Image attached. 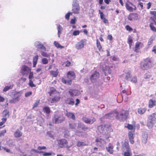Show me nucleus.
Instances as JSON below:
<instances>
[{"mask_svg":"<svg viewBox=\"0 0 156 156\" xmlns=\"http://www.w3.org/2000/svg\"><path fill=\"white\" fill-rule=\"evenodd\" d=\"M153 65V61L151 58H147L144 59L140 63V67L143 70H147L151 68Z\"/></svg>","mask_w":156,"mask_h":156,"instance_id":"f257e3e1","label":"nucleus"},{"mask_svg":"<svg viewBox=\"0 0 156 156\" xmlns=\"http://www.w3.org/2000/svg\"><path fill=\"white\" fill-rule=\"evenodd\" d=\"M66 76L69 80H67L65 78L62 79V82L65 84L71 85L72 83V80H75L76 75L74 72L71 71H69L66 74Z\"/></svg>","mask_w":156,"mask_h":156,"instance_id":"f03ea898","label":"nucleus"},{"mask_svg":"<svg viewBox=\"0 0 156 156\" xmlns=\"http://www.w3.org/2000/svg\"><path fill=\"white\" fill-rule=\"evenodd\" d=\"M65 120L64 116L58 111H55L52 119V122L55 124H59L63 122Z\"/></svg>","mask_w":156,"mask_h":156,"instance_id":"7ed1b4c3","label":"nucleus"},{"mask_svg":"<svg viewBox=\"0 0 156 156\" xmlns=\"http://www.w3.org/2000/svg\"><path fill=\"white\" fill-rule=\"evenodd\" d=\"M129 115V112L127 110H121L116 116V119L120 121L123 122L128 118Z\"/></svg>","mask_w":156,"mask_h":156,"instance_id":"20e7f679","label":"nucleus"},{"mask_svg":"<svg viewBox=\"0 0 156 156\" xmlns=\"http://www.w3.org/2000/svg\"><path fill=\"white\" fill-rule=\"evenodd\" d=\"M57 142L58 146L61 148L69 147L68 141L65 139H60L57 140Z\"/></svg>","mask_w":156,"mask_h":156,"instance_id":"39448f33","label":"nucleus"},{"mask_svg":"<svg viewBox=\"0 0 156 156\" xmlns=\"http://www.w3.org/2000/svg\"><path fill=\"white\" fill-rule=\"evenodd\" d=\"M82 120L85 123L89 124H93L96 121V119L94 117L87 118L86 116L83 117Z\"/></svg>","mask_w":156,"mask_h":156,"instance_id":"423d86ee","label":"nucleus"},{"mask_svg":"<svg viewBox=\"0 0 156 156\" xmlns=\"http://www.w3.org/2000/svg\"><path fill=\"white\" fill-rule=\"evenodd\" d=\"M140 16L136 13H132L129 14L128 17V20L130 21L136 20L139 19Z\"/></svg>","mask_w":156,"mask_h":156,"instance_id":"0eeeda50","label":"nucleus"},{"mask_svg":"<svg viewBox=\"0 0 156 156\" xmlns=\"http://www.w3.org/2000/svg\"><path fill=\"white\" fill-rule=\"evenodd\" d=\"M96 145L98 146L101 147L105 145L106 142L101 138L97 137L95 140Z\"/></svg>","mask_w":156,"mask_h":156,"instance_id":"6e6552de","label":"nucleus"},{"mask_svg":"<svg viewBox=\"0 0 156 156\" xmlns=\"http://www.w3.org/2000/svg\"><path fill=\"white\" fill-rule=\"evenodd\" d=\"M125 6L126 9L130 12H133L134 10H136V9L135 5L130 2L126 3L125 5Z\"/></svg>","mask_w":156,"mask_h":156,"instance_id":"1a4fd4ad","label":"nucleus"},{"mask_svg":"<svg viewBox=\"0 0 156 156\" xmlns=\"http://www.w3.org/2000/svg\"><path fill=\"white\" fill-rule=\"evenodd\" d=\"M80 10V8L79 4L76 2H74L73 4L72 13L75 14H78Z\"/></svg>","mask_w":156,"mask_h":156,"instance_id":"9d476101","label":"nucleus"},{"mask_svg":"<svg viewBox=\"0 0 156 156\" xmlns=\"http://www.w3.org/2000/svg\"><path fill=\"white\" fill-rule=\"evenodd\" d=\"M118 114V112L114 110L109 113L105 114L104 115V117L106 119H112V118L115 117L116 119V116Z\"/></svg>","mask_w":156,"mask_h":156,"instance_id":"9b49d317","label":"nucleus"},{"mask_svg":"<svg viewBox=\"0 0 156 156\" xmlns=\"http://www.w3.org/2000/svg\"><path fill=\"white\" fill-rule=\"evenodd\" d=\"M144 46V44L143 43L137 41L135 44V46L133 48V50L136 53H138L140 51V48H142Z\"/></svg>","mask_w":156,"mask_h":156,"instance_id":"f8f14e48","label":"nucleus"},{"mask_svg":"<svg viewBox=\"0 0 156 156\" xmlns=\"http://www.w3.org/2000/svg\"><path fill=\"white\" fill-rule=\"evenodd\" d=\"M31 71L30 69L25 65L23 66L21 68L20 73L23 75H27Z\"/></svg>","mask_w":156,"mask_h":156,"instance_id":"ddd939ff","label":"nucleus"},{"mask_svg":"<svg viewBox=\"0 0 156 156\" xmlns=\"http://www.w3.org/2000/svg\"><path fill=\"white\" fill-rule=\"evenodd\" d=\"M86 40L85 39H82L78 42L76 45V48L77 49H80L83 48L84 44H85Z\"/></svg>","mask_w":156,"mask_h":156,"instance_id":"4468645a","label":"nucleus"},{"mask_svg":"<svg viewBox=\"0 0 156 156\" xmlns=\"http://www.w3.org/2000/svg\"><path fill=\"white\" fill-rule=\"evenodd\" d=\"M122 149L123 151H131L128 140L124 141V144L122 145Z\"/></svg>","mask_w":156,"mask_h":156,"instance_id":"2eb2a0df","label":"nucleus"},{"mask_svg":"<svg viewBox=\"0 0 156 156\" xmlns=\"http://www.w3.org/2000/svg\"><path fill=\"white\" fill-rule=\"evenodd\" d=\"M134 132L135 131H130L128 133V136L129 140L130 143L132 144H133L134 143Z\"/></svg>","mask_w":156,"mask_h":156,"instance_id":"dca6fc26","label":"nucleus"},{"mask_svg":"<svg viewBox=\"0 0 156 156\" xmlns=\"http://www.w3.org/2000/svg\"><path fill=\"white\" fill-rule=\"evenodd\" d=\"M60 98H61L59 94L58 93H56L53 98H50V101L51 103L57 102L59 101Z\"/></svg>","mask_w":156,"mask_h":156,"instance_id":"f3484780","label":"nucleus"},{"mask_svg":"<svg viewBox=\"0 0 156 156\" xmlns=\"http://www.w3.org/2000/svg\"><path fill=\"white\" fill-rule=\"evenodd\" d=\"M22 127L21 126L20 129H17L14 133V136L16 138H19L22 136L23 135L21 131L22 129Z\"/></svg>","mask_w":156,"mask_h":156,"instance_id":"a211bd4d","label":"nucleus"},{"mask_svg":"<svg viewBox=\"0 0 156 156\" xmlns=\"http://www.w3.org/2000/svg\"><path fill=\"white\" fill-rule=\"evenodd\" d=\"M99 73L98 72L95 71L94 73L91 75L90 77V80L93 82L94 80H96L99 78Z\"/></svg>","mask_w":156,"mask_h":156,"instance_id":"6ab92c4d","label":"nucleus"},{"mask_svg":"<svg viewBox=\"0 0 156 156\" xmlns=\"http://www.w3.org/2000/svg\"><path fill=\"white\" fill-rule=\"evenodd\" d=\"M78 128L81 129L84 131L89 129L88 127L86 126L83 123L80 122L78 124Z\"/></svg>","mask_w":156,"mask_h":156,"instance_id":"aec40b11","label":"nucleus"},{"mask_svg":"<svg viewBox=\"0 0 156 156\" xmlns=\"http://www.w3.org/2000/svg\"><path fill=\"white\" fill-rule=\"evenodd\" d=\"M65 103L66 104L73 105L74 104V101L73 99L71 98H67L66 100Z\"/></svg>","mask_w":156,"mask_h":156,"instance_id":"412c9836","label":"nucleus"},{"mask_svg":"<svg viewBox=\"0 0 156 156\" xmlns=\"http://www.w3.org/2000/svg\"><path fill=\"white\" fill-rule=\"evenodd\" d=\"M99 13L100 14V17L101 20H103V21L105 23L108 24V22L107 19L104 17V14L102 12H101L100 10H99Z\"/></svg>","mask_w":156,"mask_h":156,"instance_id":"4be33fe9","label":"nucleus"},{"mask_svg":"<svg viewBox=\"0 0 156 156\" xmlns=\"http://www.w3.org/2000/svg\"><path fill=\"white\" fill-rule=\"evenodd\" d=\"M106 149L107 151L110 153V154H112L113 153V146L112 144L111 143H109L108 145V147H106Z\"/></svg>","mask_w":156,"mask_h":156,"instance_id":"5701e85b","label":"nucleus"},{"mask_svg":"<svg viewBox=\"0 0 156 156\" xmlns=\"http://www.w3.org/2000/svg\"><path fill=\"white\" fill-rule=\"evenodd\" d=\"M156 101L155 100L150 99L148 101V107L151 108L156 105Z\"/></svg>","mask_w":156,"mask_h":156,"instance_id":"b1692460","label":"nucleus"},{"mask_svg":"<svg viewBox=\"0 0 156 156\" xmlns=\"http://www.w3.org/2000/svg\"><path fill=\"white\" fill-rule=\"evenodd\" d=\"M66 115L68 118L71 119L73 120L75 119V116L74 113L70 112H67Z\"/></svg>","mask_w":156,"mask_h":156,"instance_id":"393cba45","label":"nucleus"},{"mask_svg":"<svg viewBox=\"0 0 156 156\" xmlns=\"http://www.w3.org/2000/svg\"><path fill=\"white\" fill-rule=\"evenodd\" d=\"M144 79L146 81H149L150 79H153V78H152L151 75L149 72L145 74Z\"/></svg>","mask_w":156,"mask_h":156,"instance_id":"a878e982","label":"nucleus"},{"mask_svg":"<svg viewBox=\"0 0 156 156\" xmlns=\"http://www.w3.org/2000/svg\"><path fill=\"white\" fill-rule=\"evenodd\" d=\"M103 71L106 75V74H110L111 73V69L109 66H105V67L103 69Z\"/></svg>","mask_w":156,"mask_h":156,"instance_id":"bb28decb","label":"nucleus"},{"mask_svg":"<svg viewBox=\"0 0 156 156\" xmlns=\"http://www.w3.org/2000/svg\"><path fill=\"white\" fill-rule=\"evenodd\" d=\"M146 110L147 109L146 108H138L137 112L140 114L143 115L146 112Z\"/></svg>","mask_w":156,"mask_h":156,"instance_id":"cd10ccee","label":"nucleus"},{"mask_svg":"<svg viewBox=\"0 0 156 156\" xmlns=\"http://www.w3.org/2000/svg\"><path fill=\"white\" fill-rule=\"evenodd\" d=\"M57 93L55 89L53 87H51L50 89V91L48 92L49 96H51L53 94H55Z\"/></svg>","mask_w":156,"mask_h":156,"instance_id":"c85d7f7f","label":"nucleus"},{"mask_svg":"<svg viewBox=\"0 0 156 156\" xmlns=\"http://www.w3.org/2000/svg\"><path fill=\"white\" fill-rule=\"evenodd\" d=\"M105 127L104 125H101L98 127V130L101 133H103L104 131Z\"/></svg>","mask_w":156,"mask_h":156,"instance_id":"c756f323","label":"nucleus"},{"mask_svg":"<svg viewBox=\"0 0 156 156\" xmlns=\"http://www.w3.org/2000/svg\"><path fill=\"white\" fill-rule=\"evenodd\" d=\"M96 45L99 51H102V48L101 43L99 40L97 39L96 40Z\"/></svg>","mask_w":156,"mask_h":156,"instance_id":"7c9ffc66","label":"nucleus"},{"mask_svg":"<svg viewBox=\"0 0 156 156\" xmlns=\"http://www.w3.org/2000/svg\"><path fill=\"white\" fill-rule=\"evenodd\" d=\"M43 111L44 113L48 114L51 112L50 108L48 106L44 107L43 108Z\"/></svg>","mask_w":156,"mask_h":156,"instance_id":"2f4dec72","label":"nucleus"},{"mask_svg":"<svg viewBox=\"0 0 156 156\" xmlns=\"http://www.w3.org/2000/svg\"><path fill=\"white\" fill-rule=\"evenodd\" d=\"M38 59V56L36 55L35 57H33V67H36V65L37 63V61Z\"/></svg>","mask_w":156,"mask_h":156,"instance_id":"473e14b6","label":"nucleus"},{"mask_svg":"<svg viewBox=\"0 0 156 156\" xmlns=\"http://www.w3.org/2000/svg\"><path fill=\"white\" fill-rule=\"evenodd\" d=\"M133 40L132 37L131 36L129 37L127 39V43L129 45V46L130 48L132 45Z\"/></svg>","mask_w":156,"mask_h":156,"instance_id":"72a5a7b5","label":"nucleus"},{"mask_svg":"<svg viewBox=\"0 0 156 156\" xmlns=\"http://www.w3.org/2000/svg\"><path fill=\"white\" fill-rule=\"evenodd\" d=\"M58 34L59 37H60V35L62 31V26L59 25L58 26Z\"/></svg>","mask_w":156,"mask_h":156,"instance_id":"f704fd0d","label":"nucleus"},{"mask_svg":"<svg viewBox=\"0 0 156 156\" xmlns=\"http://www.w3.org/2000/svg\"><path fill=\"white\" fill-rule=\"evenodd\" d=\"M54 44L55 46L57 48H60V49L64 48L65 47L61 45L57 41H55L54 42Z\"/></svg>","mask_w":156,"mask_h":156,"instance_id":"c9c22d12","label":"nucleus"},{"mask_svg":"<svg viewBox=\"0 0 156 156\" xmlns=\"http://www.w3.org/2000/svg\"><path fill=\"white\" fill-rule=\"evenodd\" d=\"M50 73L53 77H56L58 76V72L57 70L56 71L51 70L50 71Z\"/></svg>","mask_w":156,"mask_h":156,"instance_id":"e433bc0d","label":"nucleus"},{"mask_svg":"<svg viewBox=\"0 0 156 156\" xmlns=\"http://www.w3.org/2000/svg\"><path fill=\"white\" fill-rule=\"evenodd\" d=\"M37 47L38 49H43L45 51H46V48L42 44L39 43L37 45Z\"/></svg>","mask_w":156,"mask_h":156,"instance_id":"4c0bfd02","label":"nucleus"},{"mask_svg":"<svg viewBox=\"0 0 156 156\" xmlns=\"http://www.w3.org/2000/svg\"><path fill=\"white\" fill-rule=\"evenodd\" d=\"M76 91V90H75L70 89L69 91V92L70 96L72 97H73V96H75L76 95V94H75V93Z\"/></svg>","mask_w":156,"mask_h":156,"instance_id":"58836bf2","label":"nucleus"},{"mask_svg":"<svg viewBox=\"0 0 156 156\" xmlns=\"http://www.w3.org/2000/svg\"><path fill=\"white\" fill-rule=\"evenodd\" d=\"M76 126V124L75 122H72L69 124V128L71 129H75Z\"/></svg>","mask_w":156,"mask_h":156,"instance_id":"ea45409f","label":"nucleus"},{"mask_svg":"<svg viewBox=\"0 0 156 156\" xmlns=\"http://www.w3.org/2000/svg\"><path fill=\"white\" fill-rule=\"evenodd\" d=\"M125 127L127 128L129 130H132L133 129V131H135V126L129 124H127V126H125Z\"/></svg>","mask_w":156,"mask_h":156,"instance_id":"a19ab883","label":"nucleus"},{"mask_svg":"<svg viewBox=\"0 0 156 156\" xmlns=\"http://www.w3.org/2000/svg\"><path fill=\"white\" fill-rule=\"evenodd\" d=\"M149 26L151 30L154 32H156V27L154 26L152 23H151L150 24Z\"/></svg>","mask_w":156,"mask_h":156,"instance_id":"79ce46f5","label":"nucleus"},{"mask_svg":"<svg viewBox=\"0 0 156 156\" xmlns=\"http://www.w3.org/2000/svg\"><path fill=\"white\" fill-rule=\"evenodd\" d=\"M13 86L10 85L9 86H6L3 89L4 92H6L10 89H12V88Z\"/></svg>","mask_w":156,"mask_h":156,"instance_id":"37998d69","label":"nucleus"},{"mask_svg":"<svg viewBox=\"0 0 156 156\" xmlns=\"http://www.w3.org/2000/svg\"><path fill=\"white\" fill-rule=\"evenodd\" d=\"M154 125V122H152L151 121H149L147 120V127L150 128H151L153 127Z\"/></svg>","mask_w":156,"mask_h":156,"instance_id":"c03bdc74","label":"nucleus"},{"mask_svg":"<svg viewBox=\"0 0 156 156\" xmlns=\"http://www.w3.org/2000/svg\"><path fill=\"white\" fill-rule=\"evenodd\" d=\"M86 144L83 142L78 141L77 142V146L78 147H80L86 145Z\"/></svg>","mask_w":156,"mask_h":156,"instance_id":"a18cd8bd","label":"nucleus"},{"mask_svg":"<svg viewBox=\"0 0 156 156\" xmlns=\"http://www.w3.org/2000/svg\"><path fill=\"white\" fill-rule=\"evenodd\" d=\"M40 102V100H39L35 102L34 104L33 105V109L37 107Z\"/></svg>","mask_w":156,"mask_h":156,"instance_id":"49530a36","label":"nucleus"},{"mask_svg":"<svg viewBox=\"0 0 156 156\" xmlns=\"http://www.w3.org/2000/svg\"><path fill=\"white\" fill-rule=\"evenodd\" d=\"M105 129L107 131H108L111 127L112 126V125L110 124H107L104 125Z\"/></svg>","mask_w":156,"mask_h":156,"instance_id":"de8ad7c7","label":"nucleus"},{"mask_svg":"<svg viewBox=\"0 0 156 156\" xmlns=\"http://www.w3.org/2000/svg\"><path fill=\"white\" fill-rule=\"evenodd\" d=\"M131 152L130 151H126L124 152V156H131Z\"/></svg>","mask_w":156,"mask_h":156,"instance_id":"09e8293b","label":"nucleus"},{"mask_svg":"<svg viewBox=\"0 0 156 156\" xmlns=\"http://www.w3.org/2000/svg\"><path fill=\"white\" fill-rule=\"evenodd\" d=\"M41 55L44 57H49L50 55L49 54L47 53L46 52L44 51H41Z\"/></svg>","mask_w":156,"mask_h":156,"instance_id":"8fccbe9b","label":"nucleus"},{"mask_svg":"<svg viewBox=\"0 0 156 156\" xmlns=\"http://www.w3.org/2000/svg\"><path fill=\"white\" fill-rule=\"evenodd\" d=\"M29 85L30 87H36V85L34 84L33 81L31 80H29Z\"/></svg>","mask_w":156,"mask_h":156,"instance_id":"3c124183","label":"nucleus"},{"mask_svg":"<svg viewBox=\"0 0 156 156\" xmlns=\"http://www.w3.org/2000/svg\"><path fill=\"white\" fill-rule=\"evenodd\" d=\"M130 81L134 83H136L137 81V77L136 76H133L131 78Z\"/></svg>","mask_w":156,"mask_h":156,"instance_id":"603ef678","label":"nucleus"},{"mask_svg":"<svg viewBox=\"0 0 156 156\" xmlns=\"http://www.w3.org/2000/svg\"><path fill=\"white\" fill-rule=\"evenodd\" d=\"M19 96H16V97L14 98H13L12 100H11L10 101V102L11 103H14L15 102V101H18V98H19Z\"/></svg>","mask_w":156,"mask_h":156,"instance_id":"864d4df0","label":"nucleus"},{"mask_svg":"<svg viewBox=\"0 0 156 156\" xmlns=\"http://www.w3.org/2000/svg\"><path fill=\"white\" fill-rule=\"evenodd\" d=\"M154 117H153L152 115H150L148 117L147 120L153 122L154 120Z\"/></svg>","mask_w":156,"mask_h":156,"instance_id":"5fc2aeb1","label":"nucleus"},{"mask_svg":"<svg viewBox=\"0 0 156 156\" xmlns=\"http://www.w3.org/2000/svg\"><path fill=\"white\" fill-rule=\"evenodd\" d=\"M42 63L44 64H48V60L46 58H43L41 60Z\"/></svg>","mask_w":156,"mask_h":156,"instance_id":"6e6d98bb","label":"nucleus"},{"mask_svg":"<svg viewBox=\"0 0 156 156\" xmlns=\"http://www.w3.org/2000/svg\"><path fill=\"white\" fill-rule=\"evenodd\" d=\"M125 28L126 30L128 31L129 32H131L133 30V29L129 25H126L125 26Z\"/></svg>","mask_w":156,"mask_h":156,"instance_id":"4d7b16f0","label":"nucleus"},{"mask_svg":"<svg viewBox=\"0 0 156 156\" xmlns=\"http://www.w3.org/2000/svg\"><path fill=\"white\" fill-rule=\"evenodd\" d=\"M147 135H145L143 137L142 139V142L144 143H146L147 142Z\"/></svg>","mask_w":156,"mask_h":156,"instance_id":"13d9d810","label":"nucleus"},{"mask_svg":"<svg viewBox=\"0 0 156 156\" xmlns=\"http://www.w3.org/2000/svg\"><path fill=\"white\" fill-rule=\"evenodd\" d=\"M153 39L152 38H150L148 40L147 44L148 45H150L153 43Z\"/></svg>","mask_w":156,"mask_h":156,"instance_id":"bf43d9fd","label":"nucleus"},{"mask_svg":"<svg viewBox=\"0 0 156 156\" xmlns=\"http://www.w3.org/2000/svg\"><path fill=\"white\" fill-rule=\"evenodd\" d=\"M72 12H68L65 15V18L67 20H69L70 15H72Z\"/></svg>","mask_w":156,"mask_h":156,"instance_id":"052dcab7","label":"nucleus"},{"mask_svg":"<svg viewBox=\"0 0 156 156\" xmlns=\"http://www.w3.org/2000/svg\"><path fill=\"white\" fill-rule=\"evenodd\" d=\"M29 80H31L34 78L33 73V72L30 71L29 72Z\"/></svg>","mask_w":156,"mask_h":156,"instance_id":"680f3d73","label":"nucleus"},{"mask_svg":"<svg viewBox=\"0 0 156 156\" xmlns=\"http://www.w3.org/2000/svg\"><path fill=\"white\" fill-rule=\"evenodd\" d=\"M32 94V92L31 91L27 92L25 93V96L26 97H27L31 95Z\"/></svg>","mask_w":156,"mask_h":156,"instance_id":"e2e57ef3","label":"nucleus"},{"mask_svg":"<svg viewBox=\"0 0 156 156\" xmlns=\"http://www.w3.org/2000/svg\"><path fill=\"white\" fill-rule=\"evenodd\" d=\"M126 78L127 80H130L131 79L130 73L128 72L126 74Z\"/></svg>","mask_w":156,"mask_h":156,"instance_id":"0e129e2a","label":"nucleus"},{"mask_svg":"<svg viewBox=\"0 0 156 156\" xmlns=\"http://www.w3.org/2000/svg\"><path fill=\"white\" fill-rule=\"evenodd\" d=\"M3 113L4 114L5 116H9V112L6 110H4L3 112Z\"/></svg>","mask_w":156,"mask_h":156,"instance_id":"69168bd1","label":"nucleus"},{"mask_svg":"<svg viewBox=\"0 0 156 156\" xmlns=\"http://www.w3.org/2000/svg\"><path fill=\"white\" fill-rule=\"evenodd\" d=\"M76 21V19L75 17H74V19H72L70 22V23L72 24H74Z\"/></svg>","mask_w":156,"mask_h":156,"instance_id":"338daca9","label":"nucleus"},{"mask_svg":"<svg viewBox=\"0 0 156 156\" xmlns=\"http://www.w3.org/2000/svg\"><path fill=\"white\" fill-rule=\"evenodd\" d=\"M150 14L154 16V17H156V11H151L150 12Z\"/></svg>","mask_w":156,"mask_h":156,"instance_id":"774afa93","label":"nucleus"}]
</instances>
